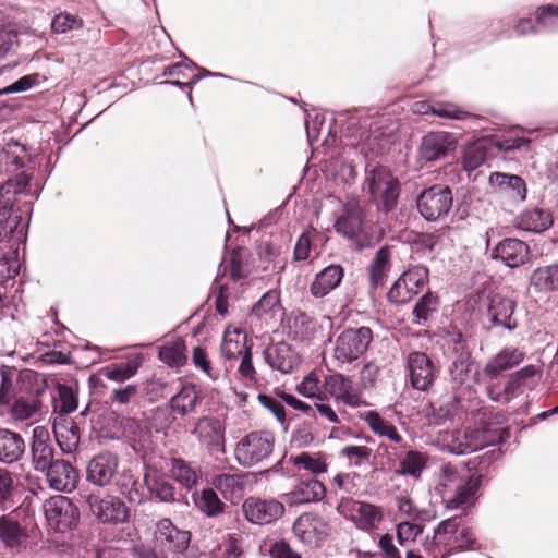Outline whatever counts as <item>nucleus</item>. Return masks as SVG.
Here are the masks:
<instances>
[{"label":"nucleus","instance_id":"1","mask_svg":"<svg viewBox=\"0 0 558 558\" xmlns=\"http://www.w3.org/2000/svg\"><path fill=\"white\" fill-rule=\"evenodd\" d=\"M29 184V177L17 173L0 185V283L4 284L20 271L17 251L26 240L27 222L23 221L19 196Z\"/></svg>","mask_w":558,"mask_h":558},{"label":"nucleus","instance_id":"2","mask_svg":"<svg viewBox=\"0 0 558 558\" xmlns=\"http://www.w3.org/2000/svg\"><path fill=\"white\" fill-rule=\"evenodd\" d=\"M468 305L480 316L487 330L514 331L519 327L515 300L497 292L492 284H486L471 294Z\"/></svg>","mask_w":558,"mask_h":558},{"label":"nucleus","instance_id":"3","mask_svg":"<svg viewBox=\"0 0 558 558\" xmlns=\"http://www.w3.org/2000/svg\"><path fill=\"white\" fill-rule=\"evenodd\" d=\"M462 519L452 517L441 521L434 531L432 538H425L423 546L430 558H446L453 551L474 550L476 537L469 527H462Z\"/></svg>","mask_w":558,"mask_h":558},{"label":"nucleus","instance_id":"4","mask_svg":"<svg viewBox=\"0 0 558 558\" xmlns=\"http://www.w3.org/2000/svg\"><path fill=\"white\" fill-rule=\"evenodd\" d=\"M481 486V478L468 476L460 477L456 466L445 464L441 466L439 482L436 490L448 509H466L476 501V494Z\"/></svg>","mask_w":558,"mask_h":558},{"label":"nucleus","instance_id":"5","mask_svg":"<svg viewBox=\"0 0 558 558\" xmlns=\"http://www.w3.org/2000/svg\"><path fill=\"white\" fill-rule=\"evenodd\" d=\"M363 190L379 213L388 214L397 207L401 185L388 168L376 166L366 170Z\"/></svg>","mask_w":558,"mask_h":558},{"label":"nucleus","instance_id":"6","mask_svg":"<svg viewBox=\"0 0 558 558\" xmlns=\"http://www.w3.org/2000/svg\"><path fill=\"white\" fill-rule=\"evenodd\" d=\"M274 447L275 437L271 433L251 432L235 444L234 459L242 468L250 469L269 459Z\"/></svg>","mask_w":558,"mask_h":558},{"label":"nucleus","instance_id":"7","mask_svg":"<svg viewBox=\"0 0 558 558\" xmlns=\"http://www.w3.org/2000/svg\"><path fill=\"white\" fill-rule=\"evenodd\" d=\"M531 140L527 137H507L504 140L490 141L486 138L477 140L464 149L463 166L468 171H473L481 167L489 157L493 156V149L500 151H513L529 147Z\"/></svg>","mask_w":558,"mask_h":558},{"label":"nucleus","instance_id":"8","mask_svg":"<svg viewBox=\"0 0 558 558\" xmlns=\"http://www.w3.org/2000/svg\"><path fill=\"white\" fill-rule=\"evenodd\" d=\"M452 205V191L448 185L444 184H434L424 189L416 197L418 213L429 222H436L446 218Z\"/></svg>","mask_w":558,"mask_h":558},{"label":"nucleus","instance_id":"9","mask_svg":"<svg viewBox=\"0 0 558 558\" xmlns=\"http://www.w3.org/2000/svg\"><path fill=\"white\" fill-rule=\"evenodd\" d=\"M372 342L369 327L347 328L336 339L333 356L340 363H352L367 352Z\"/></svg>","mask_w":558,"mask_h":558},{"label":"nucleus","instance_id":"10","mask_svg":"<svg viewBox=\"0 0 558 558\" xmlns=\"http://www.w3.org/2000/svg\"><path fill=\"white\" fill-rule=\"evenodd\" d=\"M502 428L494 426L468 427L461 436L456 437L451 451L462 456L499 444L502 441Z\"/></svg>","mask_w":558,"mask_h":558},{"label":"nucleus","instance_id":"11","mask_svg":"<svg viewBox=\"0 0 558 558\" xmlns=\"http://www.w3.org/2000/svg\"><path fill=\"white\" fill-rule=\"evenodd\" d=\"M154 539L156 546L161 550L170 553L177 558H187L191 532L180 530L170 519L165 518L156 523Z\"/></svg>","mask_w":558,"mask_h":558},{"label":"nucleus","instance_id":"12","mask_svg":"<svg viewBox=\"0 0 558 558\" xmlns=\"http://www.w3.org/2000/svg\"><path fill=\"white\" fill-rule=\"evenodd\" d=\"M89 510L102 523L121 524L129 521L130 510L117 496L108 495L101 498L98 494L82 495Z\"/></svg>","mask_w":558,"mask_h":558},{"label":"nucleus","instance_id":"13","mask_svg":"<svg viewBox=\"0 0 558 558\" xmlns=\"http://www.w3.org/2000/svg\"><path fill=\"white\" fill-rule=\"evenodd\" d=\"M337 510L364 532L377 529L384 517L380 507L353 499L341 500Z\"/></svg>","mask_w":558,"mask_h":558},{"label":"nucleus","instance_id":"14","mask_svg":"<svg viewBox=\"0 0 558 558\" xmlns=\"http://www.w3.org/2000/svg\"><path fill=\"white\" fill-rule=\"evenodd\" d=\"M49 525L58 532H65L77 525L80 512L72 500L65 496L50 497L44 504Z\"/></svg>","mask_w":558,"mask_h":558},{"label":"nucleus","instance_id":"15","mask_svg":"<svg viewBox=\"0 0 558 558\" xmlns=\"http://www.w3.org/2000/svg\"><path fill=\"white\" fill-rule=\"evenodd\" d=\"M428 268L415 266L403 272L388 291V300L395 304H404L416 295L428 282Z\"/></svg>","mask_w":558,"mask_h":558},{"label":"nucleus","instance_id":"16","mask_svg":"<svg viewBox=\"0 0 558 558\" xmlns=\"http://www.w3.org/2000/svg\"><path fill=\"white\" fill-rule=\"evenodd\" d=\"M192 434L196 437L202 448L209 453L226 452V427L223 423L214 416H202L197 420Z\"/></svg>","mask_w":558,"mask_h":558},{"label":"nucleus","instance_id":"17","mask_svg":"<svg viewBox=\"0 0 558 558\" xmlns=\"http://www.w3.org/2000/svg\"><path fill=\"white\" fill-rule=\"evenodd\" d=\"M365 217V209L361 202L353 197L343 204L335 221V230L348 240H357L364 230Z\"/></svg>","mask_w":558,"mask_h":558},{"label":"nucleus","instance_id":"18","mask_svg":"<svg viewBox=\"0 0 558 558\" xmlns=\"http://www.w3.org/2000/svg\"><path fill=\"white\" fill-rule=\"evenodd\" d=\"M327 521L316 514L300 515L293 524V533L298 539L310 547H320L329 535Z\"/></svg>","mask_w":558,"mask_h":558},{"label":"nucleus","instance_id":"19","mask_svg":"<svg viewBox=\"0 0 558 558\" xmlns=\"http://www.w3.org/2000/svg\"><path fill=\"white\" fill-rule=\"evenodd\" d=\"M457 140L445 131L428 132L418 146V157L425 162H435L446 158L456 149Z\"/></svg>","mask_w":558,"mask_h":558},{"label":"nucleus","instance_id":"20","mask_svg":"<svg viewBox=\"0 0 558 558\" xmlns=\"http://www.w3.org/2000/svg\"><path fill=\"white\" fill-rule=\"evenodd\" d=\"M245 519L253 524H269L278 520L284 512V507L276 499L248 497L242 505Z\"/></svg>","mask_w":558,"mask_h":558},{"label":"nucleus","instance_id":"21","mask_svg":"<svg viewBox=\"0 0 558 558\" xmlns=\"http://www.w3.org/2000/svg\"><path fill=\"white\" fill-rule=\"evenodd\" d=\"M119 457L110 451H104L90 459L87 464L86 478L98 487L108 486L118 473Z\"/></svg>","mask_w":558,"mask_h":558},{"label":"nucleus","instance_id":"22","mask_svg":"<svg viewBox=\"0 0 558 558\" xmlns=\"http://www.w3.org/2000/svg\"><path fill=\"white\" fill-rule=\"evenodd\" d=\"M407 364L411 386L420 391L428 390L436 377L434 363L428 355L418 351L411 352Z\"/></svg>","mask_w":558,"mask_h":558},{"label":"nucleus","instance_id":"23","mask_svg":"<svg viewBox=\"0 0 558 558\" xmlns=\"http://www.w3.org/2000/svg\"><path fill=\"white\" fill-rule=\"evenodd\" d=\"M326 390L338 401L351 408L365 404L361 390L356 385L342 374H332L325 377Z\"/></svg>","mask_w":558,"mask_h":558},{"label":"nucleus","instance_id":"24","mask_svg":"<svg viewBox=\"0 0 558 558\" xmlns=\"http://www.w3.org/2000/svg\"><path fill=\"white\" fill-rule=\"evenodd\" d=\"M264 360L272 369L282 374L293 372L301 364L299 354L284 341L270 343L264 350Z\"/></svg>","mask_w":558,"mask_h":558},{"label":"nucleus","instance_id":"25","mask_svg":"<svg viewBox=\"0 0 558 558\" xmlns=\"http://www.w3.org/2000/svg\"><path fill=\"white\" fill-rule=\"evenodd\" d=\"M529 256L527 244L514 238L501 240L492 251V258L501 262L509 268H517L525 264Z\"/></svg>","mask_w":558,"mask_h":558},{"label":"nucleus","instance_id":"26","mask_svg":"<svg viewBox=\"0 0 558 558\" xmlns=\"http://www.w3.org/2000/svg\"><path fill=\"white\" fill-rule=\"evenodd\" d=\"M45 473L50 488L57 492L71 493L77 486L78 473L69 461L56 460Z\"/></svg>","mask_w":558,"mask_h":558},{"label":"nucleus","instance_id":"27","mask_svg":"<svg viewBox=\"0 0 558 558\" xmlns=\"http://www.w3.org/2000/svg\"><path fill=\"white\" fill-rule=\"evenodd\" d=\"M53 452L54 450L49 444L48 430L41 426L35 427L31 444L32 464L34 469L38 472H45L49 469L56 461L53 460Z\"/></svg>","mask_w":558,"mask_h":558},{"label":"nucleus","instance_id":"28","mask_svg":"<svg viewBox=\"0 0 558 558\" xmlns=\"http://www.w3.org/2000/svg\"><path fill=\"white\" fill-rule=\"evenodd\" d=\"M33 374L23 373L14 366H0V408L9 407L13 398L23 392L21 383L31 380Z\"/></svg>","mask_w":558,"mask_h":558},{"label":"nucleus","instance_id":"29","mask_svg":"<svg viewBox=\"0 0 558 558\" xmlns=\"http://www.w3.org/2000/svg\"><path fill=\"white\" fill-rule=\"evenodd\" d=\"M43 390L37 388L31 391L21 392L13 398L10 407V415L13 421H27L33 418L41 411L43 402L40 395Z\"/></svg>","mask_w":558,"mask_h":558},{"label":"nucleus","instance_id":"30","mask_svg":"<svg viewBox=\"0 0 558 558\" xmlns=\"http://www.w3.org/2000/svg\"><path fill=\"white\" fill-rule=\"evenodd\" d=\"M325 495V485L320 481L310 477L295 484L293 489L286 494V500L291 506H299L320 501Z\"/></svg>","mask_w":558,"mask_h":558},{"label":"nucleus","instance_id":"31","mask_svg":"<svg viewBox=\"0 0 558 558\" xmlns=\"http://www.w3.org/2000/svg\"><path fill=\"white\" fill-rule=\"evenodd\" d=\"M344 276L342 266L332 264L325 267L315 275L310 286L311 294L316 299H322L333 291L341 283Z\"/></svg>","mask_w":558,"mask_h":558},{"label":"nucleus","instance_id":"32","mask_svg":"<svg viewBox=\"0 0 558 558\" xmlns=\"http://www.w3.org/2000/svg\"><path fill=\"white\" fill-rule=\"evenodd\" d=\"M52 429L56 440L64 453L72 454L76 452L80 446L81 434L78 425L72 418H56Z\"/></svg>","mask_w":558,"mask_h":558},{"label":"nucleus","instance_id":"33","mask_svg":"<svg viewBox=\"0 0 558 558\" xmlns=\"http://www.w3.org/2000/svg\"><path fill=\"white\" fill-rule=\"evenodd\" d=\"M473 365V359L468 360L466 355H462L460 360H452L449 366V384L456 392V399L472 387Z\"/></svg>","mask_w":558,"mask_h":558},{"label":"nucleus","instance_id":"34","mask_svg":"<svg viewBox=\"0 0 558 558\" xmlns=\"http://www.w3.org/2000/svg\"><path fill=\"white\" fill-rule=\"evenodd\" d=\"M25 452L23 437L9 428H0V462L12 464L19 461Z\"/></svg>","mask_w":558,"mask_h":558},{"label":"nucleus","instance_id":"35","mask_svg":"<svg viewBox=\"0 0 558 558\" xmlns=\"http://www.w3.org/2000/svg\"><path fill=\"white\" fill-rule=\"evenodd\" d=\"M244 474H218L213 478V486L217 489L226 500L238 502L245 492Z\"/></svg>","mask_w":558,"mask_h":558},{"label":"nucleus","instance_id":"36","mask_svg":"<svg viewBox=\"0 0 558 558\" xmlns=\"http://www.w3.org/2000/svg\"><path fill=\"white\" fill-rule=\"evenodd\" d=\"M391 268V254L388 246H381L375 254L369 268V289L374 293L384 287Z\"/></svg>","mask_w":558,"mask_h":558},{"label":"nucleus","instance_id":"37","mask_svg":"<svg viewBox=\"0 0 558 558\" xmlns=\"http://www.w3.org/2000/svg\"><path fill=\"white\" fill-rule=\"evenodd\" d=\"M524 359V353L519 349L507 348L487 362L484 374L489 378H496L501 372L519 365Z\"/></svg>","mask_w":558,"mask_h":558},{"label":"nucleus","instance_id":"38","mask_svg":"<svg viewBox=\"0 0 558 558\" xmlns=\"http://www.w3.org/2000/svg\"><path fill=\"white\" fill-rule=\"evenodd\" d=\"M248 351H251V348L247 345L245 332L239 329L226 330L221 343V354L226 360H238Z\"/></svg>","mask_w":558,"mask_h":558},{"label":"nucleus","instance_id":"39","mask_svg":"<svg viewBox=\"0 0 558 558\" xmlns=\"http://www.w3.org/2000/svg\"><path fill=\"white\" fill-rule=\"evenodd\" d=\"M530 284L537 292L548 293L558 291V264L535 268L530 275Z\"/></svg>","mask_w":558,"mask_h":558},{"label":"nucleus","instance_id":"40","mask_svg":"<svg viewBox=\"0 0 558 558\" xmlns=\"http://www.w3.org/2000/svg\"><path fill=\"white\" fill-rule=\"evenodd\" d=\"M515 227L529 232H542L551 226L548 213L539 208L524 210L515 218Z\"/></svg>","mask_w":558,"mask_h":558},{"label":"nucleus","instance_id":"41","mask_svg":"<svg viewBox=\"0 0 558 558\" xmlns=\"http://www.w3.org/2000/svg\"><path fill=\"white\" fill-rule=\"evenodd\" d=\"M28 149L17 141L8 142L0 151V162L5 165L7 172H15L24 168Z\"/></svg>","mask_w":558,"mask_h":558},{"label":"nucleus","instance_id":"42","mask_svg":"<svg viewBox=\"0 0 558 558\" xmlns=\"http://www.w3.org/2000/svg\"><path fill=\"white\" fill-rule=\"evenodd\" d=\"M143 363V356L136 354L124 363L112 364L101 369V374L117 383H123L133 377Z\"/></svg>","mask_w":558,"mask_h":558},{"label":"nucleus","instance_id":"43","mask_svg":"<svg viewBox=\"0 0 558 558\" xmlns=\"http://www.w3.org/2000/svg\"><path fill=\"white\" fill-rule=\"evenodd\" d=\"M21 499V493L14 484L11 473L7 470L0 469V508L2 510H10Z\"/></svg>","mask_w":558,"mask_h":558},{"label":"nucleus","instance_id":"44","mask_svg":"<svg viewBox=\"0 0 558 558\" xmlns=\"http://www.w3.org/2000/svg\"><path fill=\"white\" fill-rule=\"evenodd\" d=\"M26 537L27 534L19 522L7 515L0 518V541L5 546L16 548L22 545Z\"/></svg>","mask_w":558,"mask_h":558},{"label":"nucleus","instance_id":"45","mask_svg":"<svg viewBox=\"0 0 558 558\" xmlns=\"http://www.w3.org/2000/svg\"><path fill=\"white\" fill-rule=\"evenodd\" d=\"M198 401V395L193 386L183 387L170 400V407L173 411L185 416L195 411Z\"/></svg>","mask_w":558,"mask_h":558},{"label":"nucleus","instance_id":"46","mask_svg":"<svg viewBox=\"0 0 558 558\" xmlns=\"http://www.w3.org/2000/svg\"><path fill=\"white\" fill-rule=\"evenodd\" d=\"M158 357L171 367H181L186 363V345L182 339H178L169 345L161 347Z\"/></svg>","mask_w":558,"mask_h":558},{"label":"nucleus","instance_id":"47","mask_svg":"<svg viewBox=\"0 0 558 558\" xmlns=\"http://www.w3.org/2000/svg\"><path fill=\"white\" fill-rule=\"evenodd\" d=\"M439 305L438 296L433 292H427L421 296L413 308V323L422 325L433 313L437 312Z\"/></svg>","mask_w":558,"mask_h":558},{"label":"nucleus","instance_id":"48","mask_svg":"<svg viewBox=\"0 0 558 558\" xmlns=\"http://www.w3.org/2000/svg\"><path fill=\"white\" fill-rule=\"evenodd\" d=\"M119 490L129 502L140 505L144 500V486L131 473H123L118 482Z\"/></svg>","mask_w":558,"mask_h":558},{"label":"nucleus","instance_id":"49","mask_svg":"<svg viewBox=\"0 0 558 558\" xmlns=\"http://www.w3.org/2000/svg\"><path fill=\"white\" fill-rule=\"evenodd\" d=\"M144 483L150 494L162 502L174 501V487L173 485L161 476L151 477L145 474Z\"/></svg>","mask_w":558,"mask_h":558},{"label":"nucleus","instance_id":"50","mask_svg":"<svg viewBox=\"0 0 558 558\" xmlns=\"http://www.w3.org/2000/svg\"><path fill=\"white\" fill-rule=\"evenodd\" d=\"M399 474L420 478L426 468V458L423 453L410 450L399 463Z\"/></svg>","mask_w":558,"mask_h":558},{"label":"nucleus","instance_id":"51","mask_svg":"<svg viewBox=\"0 0 558 558\" xmlns=\"http://www.w3.org/2000/svg\"><path fill=\"white\" fill-rule=\"evenodd\" d=\"M365 421L375 434L387 437L397 444L402 441V436L398 433L396 426L385 421L378 413L368 412Z\"/></svg>","mask_w":558,"mask_h":558},{"label":"nucleus","instance_id":"52","mask_svg":"<svg viewBox=\"0 0 558 558\" xmlns=\"http://www.w3.org/2000/svg\"><path fill=\"white\" fill-rule=\"evenodd\" d=\"M199 510L209 518L217 517L225 511V504L213 488L203 489L196 501Z\"/></svg>","mask_w":558,"mask_h":558},{"label":"nucleus","instance_id":"53","mask_svg":"<svg viewBox=\"0 0 558 558\" xmlns=\"http://www.w3.org/2000/svg\"><path fill=\"white\" fill-rule=\"evenodd\" d=\"M58 397L53 398L54 412L71 413L77 409V397L72 387L58 384Z\"/></svg>","mask_w":558,"mask_h":558},{"label":"nucleus","instance_id":"54","mask_svg":"<svg viewBox=\"0 0 558 558\" xmlns=\"http://www.w3.org/2000/svg\"><path fill=\"white\" fill-rule=\"evenodd\" d=\"M293 464L300 469L311 472L314 475L327 472L328 465L322 456H313L308 452H301L292 458Z\"/></svg>","mask_w":558,"mask_h":558},{"label":"nucleus","instance_id":"55","mask_svg":"<svg viewBox=\"0 0 558 558\" xmlns=\"http://www.w3.org/2000/svg\"><path fill=\"white\" fill-rule=\"evenodd\" d=\"M171 472L173 477L187 488L192 487L197 482L195 470L182 459L172 460Z\"/></svg>","mask_w":558,"mask_h":558},{"label":"nucleus","instance_id":"56","mask_svg":"<svg viewBox=\"0 0 558 558\" xmlns=\"http://www.w3.org/2000/svg\"><path fill=\"white\" fill-rule=\"evenodd\" d=\"M536 24L538 31L558 29V8L553 5H544L538 8L536 12Z\"/></svg>","mask_w":558,"mask_h":558},{"label":"nucleus","instance_id":"57","mask_svg":"<svg viewBox=\"0 0 558 558\" xmlns=\"http://www.w3.org/2000/svg\"><path fill=\"white\" fill-rule=\"evenodd\" d=\"M83 25L82 20L74 14L59 13L51 22V29L56 34H63L69 31L78 29Z\"/></svg>","mask_w":558,"mask_h":558},{"label":"nucleus","instance_id":"58","mask_svg":"<svg viewBox=\"0 0 558 558\" xmlns=\"http://www.w3.org/2000/svg\"><path fill=\"white\" fill-rule=\"evenodd\" d=\"M447 342L452 360H460L462 355H466L468 360L472 359L471 352L466 348V341L460 331L450 333Z\"/></svg>","mask_w":558,"mask_h":558},{"label":"nucleus","instance_id":"59","mask_svg":"<svg viewBox=\"0 0 558 558\" xmlns=\"http://www.w3.org/2000/svg\"><path fill=\"white\" fill-rule=\"evenodd\" d=\"M19 32L12 24H0V60L17 43Z\"/></svg>","mask_w":558,"mask_h":558},{"label":"nucleus","instance_id":"60","mask_svg":"<svg viewBox=\"0 0 558 558\" xmlns=\"http://www.w3.org/2000/svg\"><path fill=\"white\" fill-rule=\"evenodd\" d=\"M299 393L306 398L317 399L322 397L319 395V378L315 373H310L304 379L296 386Z\"/></svg>","mask_w":558,"mask_h":558},{"label":"nucleus","instance_id":"61","mask_svg":"<svg viewBox=\"0 0 558 558\" xmlns=\"http://www.w3.org/2000/svg\"><path fill=\"white\" fill-rule=\"evenodd\" d=\"M279 305V298L276 292H266L252 307V313L258 317L268 314Z\"/></svg>","mask_w":558,"mask_h":558},{"label":"nucleus","instance_id":"62","mask_svg":"<svg viewBox=\"0 0 558 558\" xmlns=\"http://www.w3.org/2000/svg\"><path fill=\"white\" fill-rule=\"evenodd\" d=\"M423 531L421 524L412 522H401L397 525V537L400 545H404L407 542L414 541L417 535Z\"/></svg>","mask_w":558,"mask_h":558},{"label":"nucleus","instance_id":"63","mask_svg":"<svg viewBox=\"0 0 558 558\" xmlns=\"http://www.w3.org/2000/svg\"><path fill=\"white\" fill-rule=\"evenodd\" d=\"M326 396L318 397L314 400L313 410L315 409L319 415L331 424H340V418L331 405L326 402Z\"/></svg>","mask_w":558,"mask_h":558},{"label":"nucleus","instance_id":"64","mask_svg":"<svg viewBox=\"0 0 558 558\" xmlns=\"http://www.w3.org/2000/svg\"><path fill=\"white\" fill-rule=\"evenodd\" d=\"M269 551L272 558H302V556L294 551L290 544L283 539L274 543Z\"/></svg>","mask_w":558,"mask_h":558}]
</instances>
